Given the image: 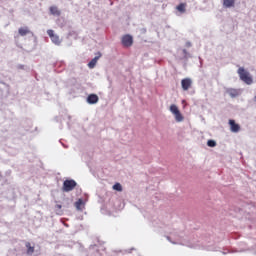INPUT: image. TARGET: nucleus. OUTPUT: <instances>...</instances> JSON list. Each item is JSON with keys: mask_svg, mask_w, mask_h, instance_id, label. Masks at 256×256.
<instances>
[{"mask_svg": "<svg viewBox=\"0 0 256 256\" xmlns=\"http://www.w3.org/2000/svg\"><path fill=\"white\" fill-rule=\"evenodd\" d=\"M241 81L246 83V85H252L253 84V77H251V74L249 71L245 70V68L240 67L237 71Z\"/></svg>", "mask_w": 256, "mask_h": 256, "instance_id": "obj_1", "label": "nucleus"}, {"mask_svg": "<svg viewBox=\"0 0 256 256\" xmlns=\"http://www.w3.org/2000/svg\"><path fill=\"white\" fill-rule=\"evenodd\" d=\"M76 187H77V182H75V180H65L63 182L62 190L65 193H69V191H73V189H75Z\"/></svg>", "mask_w": 256, "mask_h": 256, "instance_id": "obj_2", "label": "nucleus"}, {"mask_svg": "<svg viewBox=\"0 0 256 256\" xmlns=\"http://www.w3.org/2000/svg\"><path fill=\"white\" fill-rule=\"evenodd\" d=\"M170 111L172 114H174L175 120L177 121V123H181V121H183V114H181V111H179V108L177 107V105L172 104L170 106Z\"/></svg>", "mask_w": 256, "mask_h": 256, "instance_id": "obj_3", "label": "nucleus"}, {"mask_svg": "<svg viewBox=\"0 0 256 256\" xmlns=\"http://www.w3.org/2000/svg\"><path fill=\"white\" fill-rule=\"evenodd\" d=\"M122 45L124 47H131L133 45V37L131 35H125L122 37Z\"/></svg>", "mask_w": 256, "mask_h": 256, "instance_id": "obj_4", "label": "nucleus"}, {"mask_svg": "<svg viewBox=\"0 0 256 256\" xmlns=\"http://www.w3.org/2000/svg\"><path fill=\"white\" fill-rule=\"evenodd\" d=\"M47 34L49 35L51 41L54 42L55 45H59L61 43V40L53 30H48Z\"/></svg>", "mask_w": 256, "mask_h": 256, "instance_id": "obj_5", "label": "nucleus"}, {"mask_svg": "<svg viewBox=\"0 0 256 256\" xmlns=\"http://www.w3.org/2000/svg\"><path fill=\"white\" fill-rule=\"evenodd\" d=\"M183 91H189L191 85H193V81L190 78L182 79L181 81Z\"/></svg>", "mask_w": 256, "mask_h": 256, "instance_id": "obj_6", "label": "nucleus"}, {"mask_svg": "<svg viewBox=\"0 0 256 256\" xmlns=\"http://www.w3.org/2000/svg\"><path fill=\"white\" fill-rule=\"evenodd\" d=\"M230 130L232 133H239L241 131V126L235 123V120H229Z\"/></svg>", "mask_w": 256, "mask_h": 256, "instance_id": "obj_7", "label": "nucleus"}, {"mask_svg": "<svg viewBox=\"0 0 256 256\" xmlns=\"http://www.w3.org/2000/svg\"><path fill=\"white\" fill-rule=\"evenodd\" d=\"M87 103H89L90 105H95V103H99V96H97L96 94H90L87 97Z\"/></svg>", "mask_w": 256, "mask_h": 256, "instance_id": "obj_8", "label": "nucleus"}, {"mask_svg": "<svg viewBox=\"0 0 256 256\" xmlns=\"http://www.w3.org/2000/svg\"><path fill=\"white\" fill-rule=\"evenodd\" d=\"M75 207L77 211H83V209H85V202H83V199H78V201L75 202Z\"/></svg>", "mask_w": 256, "mask_h": 256, "instance_id": "obj_9", "label": "nucleus"}, {"mask_svg": "<svg viewBox=\"0 0 256 256\" xmlns=\"http://www.w3.org/2000/svg\"><path fill=\"white\" fill-rule=\"evenodd\" d=\"M101 57V53H99L98 56L94 57L89 63L88 67L89 69H94L95 65H97V61H99V58Z\"/></svg>", "mask_w": 256, "mask_h": 256, "instance_id": "obj_10", "label": "nucleus"}, {"mask_svg": "<svg viewBox=\"0 0 256 256\" xmlns=\"http://www.w3.org/2000/svg\"><path fill=\"white\" fill-rule=\"evenodd\" d=\"M18 33L19 35H21V37H25V35H29V33H31V31L29 30L28 27H22L18 29Z\"/></svg>", "mask_w": 256, "mask_h": 256, "instance_id": "obj_11", "label": "nucleus"}, {"mask_svg": "<svg viewBox=\"0 0 256 256\" xmlns=\"http://www.w3.org/2000/svg\"><path fill=\"white\" fill-rule=\"evenodd\" d=\"M25 247L27 248V255H32L35 253V246H31L30 242H26Z\"/></svg>", "mask_w": 256, "mask_h": 256, "instance_id": "obj_12", "label": "nucleus"}, {"mask_svg": "<svg viewBox=\"0 0 256 256\" xmlns=\"http://www.w3.org/2000/svg\"><path fill=\"white\" fill-rule=\"evenodd\" d=\"M50 13L51 15H55L56 17H59L61 15V11L59 10V8H57V6H51Z\"/></svg>", "mask_w": 256, "mask_h": 256, "instance_id": "obj_13", "label": "nucleus"}, {"mask_svg": "<svg viewBox=\"0 0 256 256\" xmlns=\"http://www.w3.org/2000/svg\"><path fill=\"white\" fill-rule=\"evenodd\" d=\"M223 5L227 9H229L231 7H235V0H223Z\"/></svg>", "mask_w": 256, "mask_h": 256, "instance_id": "obj_14", "label": "nucleus"}, {"mask_svg": "<svg viewBox=\"0 0 256 256\" xmlns=\"http://www.w3.org/2000/svg\"><path fill=\"white\" fill-rule=\"evenodd\" d=\"M227 93L230 95V97H239V90L237 89L229 88Z\"/></svg>", "mask_w": 256, "mask_h": 256, "instance_id": "obj_15", "label": "nucleus"}, {"mask_svg": "<svg viewBox=\"0 0 256 256\" xmlns=\"http://www.w3.org/2000/svg\"><path fill=\"white\" fill-rule=\"evenodd\" d=\"M186 8H187V4H186V3H180V4L176 7V9H177V11H179V13H185Z\"/></svg>", "mask_w": 256, "mask_h": 256, "instance_id": "obj_16", "label": "nucleus"}, {"mask_svg": "<svg viewBox=\"0 0 256 256\" xmlns=\"http://www.w3.org/2000/svg\"><path fill=\"white\" fill-rule=\"evenodd\" d=\"M112 189H114V191H123V186H121V183H116L115 185H113Z\"/></svg>", "mask_w": 256, "mask_h": 256, "instance_id": "obj_17", "label": "nucleus"}, {"mask_svg": "<svg viewBox=\"0 0 256 256\" xmlns=\"http://www.w3.org/2000/svg\"><path fill=\"white\" fill-rule=\"evenodd\" d=\"M207 145L208 147H217V142L215 140H208Z\"/></svg>", "mask_w": 256, "mask_h": 256, "instance_id": "obj_18", "label": "nucleus"}, {"mask_svg": "<svg viewBox=\"0 0 256 256\" xmlns=\"http://www.w3.org/2000/svg\"><path fill=\"white\" fill-rule=\"evenodd\" d=\"M55 207L57 211H59L58 215H63V210H61L63 206L61 204H57Z\"/></svg>", "mask_w": 256, "mask_h": 256, "instance_id": "obj_19", "label": "nucleus"}, {"mask_svg": "<svg viewBox=\"0 0 256 256\" xmlns=\"http://www.w3.org/2000/svg\"><path fill=\"white\" fill-rule=\"evenodd\" d=\"M184 53H187V50H183Z\"/></svg>", "mask_w": 256, "mask_h": 256, "instance_id": "obj_20", "label": "nucleus"}]
</instances>
